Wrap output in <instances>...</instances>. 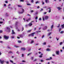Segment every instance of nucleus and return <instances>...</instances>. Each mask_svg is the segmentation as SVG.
Masks as SVG:
<instances>
[{"label": "nucleus", "instance_id": "nucleus-19", "mask_svg": "<svg viewBox=\"0 0 64 64\" xmlns=\"http://www.w3.org/2000/svg\"><path fill=\"white\" fill-rule=\"evenodd\" d=\"M61 27H62V28H64V24L63 25H62L61 26Z\"/></svg>", "mask_w": 64, "mask_h": 64}, {"label": "nucleus", "instance_id": "nucleus-39", "mask_svg": "<svg viewBox=\"0 0 64 64\" xmlns=\"http://www.w3.org/2000/svg\"><path fill=\"white\" fill-rule=\"evenodd\" d=\"M33 2H34V1L33 0H32L31 1V2L32 3H33Z\"/></svg>", "mask_w": 64, "mask_h": 64}, {"label": "nucleus", "instance_id": "nucleus-48", "mask_svg": "<svg viewBox=\"0 0 64 64\" xmlns=\"http://www.w3.org/2000/svg\"><path fill=\"white\" fill-rule=\"evenodd\" d=\"M20 1L21 2H24V0H20Z\"/></svg>", "mask_w": 64, "mask_h": 64}, {"label": "nucleus", "instance_id": "nucleus-53", "mask_svg": "<svg viewBox=\"0 0 64 64\" xmlns=\"http://www.w3.org/2000/svg\"><path fill=\"white\" fill-rule=\"evenodd\" d=\"M35 19L36 20L37 19H38V17L37 16H36L35 18Z\"/></svg>", "mask_w": 64, "mask_h": 64}, {"label": "nucleus", "instance_id": "nucleus-28", "mask_svg": "<svg viewBox=\"0 0 64 64\" xmlns=\"http://www.w3.org/2000/svg\"><path fill=\"white\" fill-rule=\"evenodd\" d=\"M43 45H45L46 44V42H44L43 44Z\"/></svg>", "mask_w": 64, "mask_h": 64}, {"label": "nucleus", "instance_id": "nucleus-43", "mask_svg": "<svg viewBox=\"0 0 64 64\" xmlns=\"http://www.w3.org/2000/svg\"><path fill=\"white\" fill-rule=\"evenodd\" d=\"M43 8H47V6H46L44 7H43Z\"/></svg>", "mask_w": 64, "mask_h": 64}, {"label": "nucleus", "instance_id": "nucleus-15", "mask_svg": "<svg viewBox=\"0 0 64 64\" xmlns=\"http://www.w3.org/2000/svg\"><path fill=\"white\" fill-rule=\"evenodd\" d=\"M48 9H50L49 11V13H50L51 12V8H48Z\"/></svg>", "mask_w": 64, "mask_h": 64}, {"label": "nucleus", "instance_id": "nucleus-63", "mask_svg": "<svg viewBox=\"0 0 64 64\" xmlns=\"http://www.w3.org/2000/svg\"><path fill=\"white\" fill-rule=\"evenodd\" d=\"M22 57H23V56H24V54H22Z\"/></svg>", "mask_w": 64, "mask_h": 64}, {"label": "nucleus", "instance_id": "nucleus-26", "mask_svg": "<svg viewBox=\"0 0 64 64\" xmlns=\"http://www.w3.org/2000/svg\"><path fill=\"white\" fill-rule=\"evenodd\" d=\"M42 4L43 5H44V1L43 0H42Z\"/></svg>", "mask_w": 64, "mask_h": 64}, {"label": "nucleus", "instance_id": "nucleus-50", "mask_svg": "<svg viewBox=\"0 0 64 64\" xmlns=\"http://www.w3.org/2000/svg\"><path fill=\"white\" fill-rule=\"evenodd\" d=\"M60 27V24H59L58 25V26H57V27Z\"/></svg>", "mask_w": 64, "mask_h": 64}, {"label": "nucleus", "instance_id": "nucleus-57", "mask_svg": "<svg viewBox=\"0 0 64 64\" xmlns=\"http://www.w3.org/2000/svg\"><path fill=\"white\" fill-rule=\"evenodd\" d=\"M22 62H26V61H25V60H22Z\"/></svg>", "mask_w": 64, "mask_h": 64}, {"label": "nucleus", "instance_id": "nucleus-44", "mask_svg": "<svg viewBox=\"0 0 64 64\" xmlns=\"http://www.w3.org/2000/svg\"><path fill=\"white\" fill-rule=\"evenodd\" d=\"M43 8H41V10H40V12H41V11H42V10H43Z\"/></svg>", "mask_w": 64, "mask_h": 64}, {"label": "nucleus", "instance_id": "nucleus-33", "mask_svg": "<svg viewBox=\"0 0 64 64\" xmlns=\"http://www.w3.org/2000/svg\"><path fill=\"white\" fill-rule=\"evenodd\" d=\"M31 31V30H29L27 31L28 32H30Z\"/></svg>", "mask_w": 64, "mask_h": 64}, {"label": "nucleus", "instance_id": "nucleus-4", "mask_svg": "<svg viewBox=\"0 0 64 64\" xmlns=\"http://www.w3.org/2000/svg\"><path fill=\"white\" fill-rule=\"evenodd\" d=\"M60 52V51H59V50H57L56 51V55H59Z\"/></svg>", "mask_w": 64, "mask_h": 64}, {"label": "nucleus", "instance_id": "nucleus-22", "mask_svg": "<svg viewBox=\"0 0 64 64\" xmlns=\"http://www.w3.org/2000/svg\"><path fill=\"white\" fill-rule=\"evenodd\" d=\"M51 34V32H50L49 33H48V36H49Z\"/></svg>", "mask_w": 64, "mask_h": 64}, {"label": "nucleus", "instance_id": "nucleus-55", "mask_svg": "<svg viewBox=\"0 0 64 64\" xmlns=\"http://www.w3.org/2000/svg\"><path fill=\"white\" fill-rule=\"evenodd\" d=\"M38 14V12H36L35 13V15H36V14Z\"/></svg>", "mask_w": 64, "mask_h": 64}, {"label": "nucleus", "instance_id": "nucleus-27", "mask_svg": "<svg viewBox=\"0 0 64 64\" xmlns=\"http://www.w3.org/2000/svg\"><path fill=\"white\" fill-rule=\"evenodd\" d=\"M64 32V31H61V32H60V33L61 34H63V33Z\"/></svg>", "mask_w": 64, "mask_h": 64}, {"label": "nucleus", "instance_id": "nucleus-56", "mask_svg": "<svg viewBox=\"0 0 64 64\" xmlns=\"http://www.w3.org/2000/svg\"><path fill=\"white\" fill-rule=\"evenodd\" d=\"M40 61L41 62H44V61H43V60H40Z\"/></svg>", "mask_w": 64, "mask_h": 64}, {"label": "nucleus", "instance_id": "nucleus-3", "mask_svg": "<svg viewBox=\"0 0 64 64\" xmlns=\"http://www.w3.org/2000/svg\"><path fill=\"white\" fill-rule=\"evenodd\" d=\"M35 33H36L35 32H33L31 34L29 35V36H34V34H35Z\"/></svg>", "mask_w": 64, "mask_h": 64}, {"label": "nucleus", "instance_id": "nucleus-10", "mask_svg": "<svg viewBox=\"0 0 64 64\" xmlns=\"http://www.w3.org/2000/svg\"><path fill=\"white\" fill-rule=\"evenodd\" d=\"M52 57H50V58H47L46 59V60H51L52 59Z\"/></svg>", "mask_w": 64, "mask_h": 64}, {"label": "nucleus", "instance_id": "nucleus-42", "mask_svg": "<svg viewBox=\"0 0 64 64\" xmlns=\"http://www.w3.org/2000/svg\"><path fill=\"white\" fill-rule=\"evenodd\" d=\"M39 3V2H38V1L36 2V4H37V3Z\"/></svg>", "mask_w": 64, "mask_h": 64}, {"label": "nucleus", "instance_id": "nucleus-18", "mask_svg": "<svg viewBox=\"0 0 64 64\" xmlns=\"http://www.w3.org/2000/svg\"><path fill=\"white\" fill-rule=\"evenodd\" d=\"M30 20H31V18H30L28 19V20H26V21H27V22H28L29 21H30Z\"/></svg>", "mask_w": 64, "mask_h": 64}, {"label": "nucleus", "instance_id": "nucleus-24", "mask_svg": "<svg viewBox=\"0 0 64 64\" xmlns=\"http://www.w3.org/2000/svg\"><path fill=\"white\" fill-rule=\"evenodd\" d=\"M62 44H63V42H61L59 44L60 45H62Z\"/></svg>", "mask_w": 64, "mask_h": 64}, {"label": "nucleus", "instance_id": "nucleus-47", "mask_svg": "<svg viewBox=\"0 0 64 64\" xmlns=\"http://www.w3.org/2000/svg\"><path fill=\"white\" fill-rule=\"evenodd\" d=\"M42 19L43 21H44L45 20L44 19V17H42Z\"/></svg>", "mask_w": 64, "mask_h": 64}, {"label": "nucleus", "instance_id": "nucleus-9", "mask_svg": "<svg viewBox=\"0 0 64 64\" xmlns=\"http://www.w3.org/2000/svg\"><path fill=\"white\" fill-rule=\"evenodd\" d=\"M33 22H32L31 23L29 24L28 25L29 26H32V23Z\"/></svg>", "mask_w": 64, "mask_h": 64}, {"label": "nucleus", "instance_id": "nucleus-60", "mask_svg": "<svg viewBox=\"0 0 64 64\" xmlns=\"http://www.w3.org/2000/svg\"><path fill=\"white\" fill-rule=\"evenodd\" d=\"M37 60V59H35L34 60V61H36Z\"/></svg>", "mask_w": 64, "mask_h": 64}, {"label": "nucleus", "instance_id": "nucleus-54", "mask_svg": "<svg viewBox=\"0 0 64 64\" xmlns=\"http://www.w3.org/2000/svg\"><path fill=\"white\" fill-rule=\"evenodd\" d=\"M37 9H39V8H40V6H38L37 7Z\"/></svg>", "mask_w": 64, "mask_h": 64}, {"label": "nucleus", "instance_id": "nucleus-7", "mask_svg": "<svg viewBox=\"0 0 64 64\" xmlns=\"http://www.w3.org/2000/svg\"><path fill=\"white\" fill-rule=\"evenodd\" d=\"M57 9L58 10V11H59V10H60L61 9V8L60 7H57Z\"/></svg>", "mask_w": 64, "mask_h": 64}, {"label": "nucleus", "instance_id": "nucleus-23", "mask_svg": "<svg viewBox=\"0 0 64 64\" xmlns=\"http://www.w3.org/2000/svg\"><path fill=\"white\" fill-rule=\"evenodd\" d=\"M16 29L18 30V32H19V31H20V30H19V29H18V28H17V27H16Z\"/></svg>", "mask_w": 64, "mask_h": 64}, {"label": "nucleus", "instance_id": "nucleus-21", "mask_svg": "<svg viewBox=\"0 0 64 64\" xmlns=\"http://www.w3.org/2000/svg\"><path fill=\"white\" fill-rule=\"evenodd\" d=\"M46 51H50V50L49 48H48L46 49Z\"/></svg>", "mask_w": 64, "mask_h": 64}, {"label": "nucleus", "instance_id": "nucleus-49", "mask_svg": "<svg viewBox=\"0 0 64 64\" xmlns=\"http://www.w3.org/2000/svg\"><path fill=\"white\" fill-rule=\"evenodd\" d=\"M24 30V28H23V27H22V31H23Z\"/></svg>", "mask_w": 64, "mask_h": 64}, {"label": "nucleus", "instance_id": "nucleus-6", "mask_svg": "<svg viewBox=\"0 0 64 64\" xmlns=\"http://www.w3.org/2000/svg\"><path fill=\"white\" fill-rule=\"evenodd\" d=\"M49 18V16H46L45 17V18L46 20H47Z\"/></svg>", "mask_w": 64, "mask_h": 64}, {"label": "nucleus", "instance_id": "nucleus-62", "mask_svg": "<svg viewBox=\"0 0 64 64\" xmlns=\"http://www.w3.org/2000/svg\"><path fill=\"white\" fill-rule=\"evenodd\" d=\"M31 12H34V10H32L31 11Z\"/></svg>", "mask_w": 64, "mask_h": 64}, {"label": "nucleus", "instance_id": "nucleus-20", "mask_svg": "<svg viewBox=\"0 0 64 64\" xmlns=\"http://www.w3.org/2000/svg\"><path fill=\"white\" fill-rule=\"evenodd\" d=\"M14 47H15V48H19V46H17L16 45L14 46Z\"/></svg>", "mask_w": 64, "mask_h": 64}, {"label": "nucleus", "instance_id": "nucleus-51", "mask_svg": "<svg viewBox=\"0 0 64 64\" xmlns=\"http://www.w3.org/2000/svg\"><path fill=\"white\" fill-rule=\"evenodd\" d=\"M46 13H47V12H44L43 13V14H46Z\"/></svg>", "mask_w": 64, "mask_h": 64}, {"label": "nucleus", "instance_id": "nucleus-32", "mask_svg": "<svg viewBox=\"0 0 64 64\" xmlns=\"http://www.w3.org/2000/svg\"><path fill=\"white\" fill-rule=\"evenodd\" d=\"M20 37H21V38H22V37H23V35H20Z\"/></svg>", "mask_w": 64, "mask_h": 64}, {"label": "nucleus", "instance_id": "nucleus-1", "mask_svg": "<svg viewBox=\"0 0 64 64\" xmlns=\"http://www.w3.org/2000/svg\"><path fill=\"white\" fill-rule=\"evenodd\" d=\"M22 11L21 12H18V13L19 14H22L24 12V10L23 8H22Z\"/></svg>", "mask_w": 64, "mask_h": 64}, {"label": "nucleus", "instance_id": "nucleus-64", "mask_svg": "<svg viewBox=\"0 0 64 64\" xmlns=\"http://www.w3.org/2000/svg\"><path fill=\"white\" fill-rule=\"evenodd\" d=\"M0 43H3V41H0Z\"/></svg>", "mask_w": 64, "mask_h": 64}, {"label": "nucleus", "instance_id": "nucleus-17", "mask_svg": "<svg viewBox=\"0 0 64 64\" xmlns=\"http://www.w3.org/2000/svg\"><path fill=\"white\" fill-rule=\"evenodd\" d=\"M43 54H41V55L39 56V57L40 58H42V56H43Z\"/></svg>", "mask_w": 64, "mask_h": 64}, {"label": "nucleus", "instance_id": "nucleus-36", "mask_svg": "<svg viewBox=\"0 0 64 64\" xmlns=\"http://www.w3.org/2000/svg\"><path fill=\"white\" fill-rule=\"evenodd\" d=\"M10 62H11V63H13V61L10 60Z\"/></svg>", "mask_w": 64, "mask_h": 64}, {"label": "nucleus", "instance_id": "nucleus-38", "mask_svg": "<svg viewBox=\"0 0 64 64\" xmlns=\"http://www.w3.org/2000/svg\"><path fill=\"white\" fill-rule=\"evenodd\" d=\"M9 53H12V52L11 51H10L9 52Z\"/></svg>", "mask_w": 64, "mask_h": 64}, {"label": "nucleus", "instance_id": "nucleus-58", "mask_svg": "<svg viewBox=\"0 0 64 64\" xmlns=\"http://www.w3.org/2000/svg\"><path fill=\"white\" fill-rule=\"evenodd\" d=\"M16 53H17L18 54H19V52H18V51L16 52Z\"/></svg>", "mask_w": 64, "mask_h": 64}, {"label": "nucleus", "instance_id": "nucleus-5", "mask_svg": "<svg viewBox=\"0 0 64 64\" xmlns=\"http://www.w3.org/2000/svg\"><path fill=\"white\" fill-rule=\"evenodd\" d=\"M45 2H46V3H49L50 2L49 0H45Z\"/></svg>", "mask_w": 64, "mask_h": 64}, {"label": "nucleus", "instance_id": "nucleus-52", "mask_svg": "<svg viewBox=\"0 0 64 64\" xmlns=\"http://www.w3.org/2000/svg\"><path fill=\"white\" fill-rule=\"evenodd\" d=\"M30 50H31V48H29V49L28 50V51H30Z\"/></svg>", "mask_w": 64, "mask_h": 64}, {"label": "nucleus", "instance_id": "nucleus-12", "mask_svg": "<svg viewBox=\"0 0 64 64\" xmlns=\"http://www.w3.org/2000/svg\"><path fill=\"white\" fill-rule=\"evenodd\" d=\"M21 50H23V51H25V50H26V49L25 48H22Z\"/></svg>", "mask_w": 64, "mask_h": 64}, {"label": "nucleus", "instance_id": "nucleus-2", "mask_svg": "<svg viewBox=\"0 0 64 64\" xmlns=\"http://www.w3.org/2000/svg\"><path fill=\"white\" fill-rule=\"evenodd\" d=\"M9 36H4V38L6 40H8L9 39Z\"/></svg>", "mask_w": 64, "mask_h": 64}, {"label": "nucleus", "instance_id": "nucleus-8", "mask_svg": "<svg viewBox=\"0 0 64 64\" xmlns=\"http://www.w3.org/2000/svg\"><path fill=\"white\" fill-rule=\"evenodd\" d=\"M47 26H45L44 28H42V30H46V29H47Z\"/></svg>", "mask_w": 64, "mask_h": 64}, {"label": "nucleus", "instance_id": "nucleus-40", "mask_svg": "<svg viewBox=\"0 0 64 64\" xmlns=\"http://www.w3.org/2000/svg\"><path fill=\"white\" fill-rule=\"evenodd\" d=\"M6 63L7 64H9V62L7 61L6 62Z\"/></svg>", "mask_w": 64, "mask_h": 64}, {"label": "nucleus", "instance_id": "nucleus-37", "mask_svg": "<svg viewBox=\"0 0 64 64\" xmlns=\"http://www.w3.org/2000/svg\"><path fill=\"white\" fill-rule=\"evenodd\" d=\"M18 7H22V6H21L18 5Z\"/></svg>", "mask_w": 64, "mask_h": 64}, {"label": "nucleus", "instance_id": "nucleus-25", "mask_svg": "<svg viewBox=\"0 0 64 64\" xmlns=\"http://www.w3.org/2000/svg\"><path fill=\"white\" fill-rule=\"evenodd\" d=\"M34 42V40H32L30 43V44H32Z\"/></svg>", "mask_w": 64, "mask_h": 64}, {"label": "nucleus", "instance_id": "nucleus-11", "mask_svg": "<svg viewBox=\"0 0 64 64\" xmlns=\"http://www.w3.org/2000/svg\"><path fill=\"white\" fill-rule=\"evenodd\" d=\"M0 62L1 64H3V63H4V60L2 61L1 60H0Z\"/></svg>", "mask_w": 64, "mask_h": 64}, {"label": "nucleus", "instance_id": "nucleus-41", "mask_svg": "<svg viewBox=\"0 0 64 64\" xmlns=\"http://www.w3.org/2000/svg\"><path fill=\"white\" fill-rule=\"evenodd\" d=\"M18 22H16V25L17 24H18Z\"/></svg>", "mask_w": 64, "mask_h": 64}, {"label": "nucleus", "instance_id": "nucleus-14", "mask_svg": "<svg viewBox=\"0 0 64 64\" xmlns=\"http://www.w3.org/2000/svg\"><path fill=\"white\" fill-rule=\"evenodd\" d=\"M8 30V32H10V28L8 27H7L6 28Z\"/></svg>", "mask_w": 64, "mask_h": 64}, {"label": "nucleus", "instance_id": "nucleus-29", "mask_svg": "<svg viewBox=\"0 0 64 64\" xmlns=\"http://www.w3.org/2000/svg\"><path fill=\"white\" fill-rule=\"evenodd\" d=\"M31 54H32V53H29L28 54H27L28 56H29V55H30Z\"/></svg>", "mask_w": 64, "mask_h": 64}, {"label": "nucleus", "instance_id": "nucleus-46", "mask_svg": "<svg viewBox=\"0 0 64 64\" xmlns=\"http://www.w3.org/2000/svg\"><path fill=\"white\" fill-rule=\"evenodd\" d=\"M27 5H31V4H30L27 3Z\"/></svg>", "mask_w": 64, "mask_h": 64}, {"label": "nucleus", "instance_id": "nucleus-30", "mask_svg": "<svg viewBox=\"0 0 64 64\" xmlns=\"http://www.w3.org/2000/svg\"><path fill=\"white\" fill-rule=\"evenodd\" d=\"M30 41H31V40H28V43H29V42H30Z\"/></svg>", "mask_w": 64, "mask_h": 64}, {"label": "nucleus", "instance_id": "nucleus-61", "mask_svg": "<svg viewBox=\"0 0 64 64\" xmlns=\"http://www.w3.org/2000/svg\"><path fill=\"white\" fill-rule=\"evenodd\" d=\"M2 32H3V31H2V30H0V33H2Z\"/></svg>", "mask_w": 64, "mask_h": 64}, {"label": "nucleus", "instance_id": "nucleus-35", "mask_svg": "<svg viewBox=\"0 0 64 64\" xmlns=\"http://www.w3.org/2000/svg\"><path fill=\"white\" fill-rule=\"evenodd\" d=\"M18 43H21V41L20 40H18Z\"/></svg>", "mask_w": 64, "mask_h": 64}, {"label": "nucleus", "instance_id": "nucleus-45", "mask_svg": "<svg viewBox=\"0 0 64 64\" xmlns=\"http://www.w3.org/2000/svg\"><path fill=\"white\" fill-rule=\"evenodd\" d=\"M41 20H42V19L41 18H39V20H40V21H41Z\"/></svg>", "mask_w": 64, "mask_h": 64}, {"label": "nucleus", "instance_id": "nucleus-13", "mask_svg": "<svg viewBox=\"0 0 64 64\" xmlns=\"http://www.w3.org/2000/svg\"><path fill=\"white\" fill-rule=\"evenodd\" d=\"M54 27V25H53V24H52V26H51V31H52V29Z\"/></svg>", "mask_w": 64, "mask_h": 64}, {"label": "nucleus", "instance_id": "nucleus-16", "mask_svg": "<svg viewBox=\"0 0 64 64\" xmlns=\"http://www.w3.org/2000/svg\"><path fill=\"white\" fill-rule=\"evenodd\" d=\"M12 34H15V32H14V30H12Z\"/></svg>", "mask_w": 64, "mask_h": 64}, {"label": "nucleus", "instance_id": "nucleus-59", "mask_svg": "<svg viewBox=\"0 0 64 64\" xmlns=\"http://www.w3.org/2000/svg\"><path fill=\"white\" fill-rule=\"evenodd\" d=\"M3 23V22H0V24H2Z\"/></svg>", "mask_w": 64, "mask_h": 64}, {"label": "nucleus", "instance_id": "nucleus-31", "mask_svg": "<svg viewBox=\"0 0 64 64\" xmlns=\"http://www.w3.org/2000/svg\"><path fill=\"white\" fill-rule=\"evenodd\" d=\"M45 36L44 35H43L42 36V39H43V38H44V36Z\"/></svg>", "mask_w": 64, "mask_h": 64}, {"label": "nucleus", "instance_id": "nucleus-34", "mask_svg": "<svg viewBox=\"0 0 64 64\" xmlns=\"http://www.w3.org/2000/svg\"><path fill=\"white\" fill-rule=\"evenodd\" d=\"M11 38H12V39H14V36H12Z\"/></svg>", "mask_w": 64, "mask_h": 64}]
</instances>
